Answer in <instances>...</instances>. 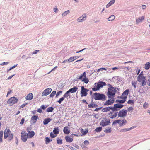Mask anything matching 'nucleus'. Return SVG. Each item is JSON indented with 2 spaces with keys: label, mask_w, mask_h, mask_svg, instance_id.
I'll return each instance as SVG.
<instances>
[{
  "label": "nucleus",
  "mask_w": 150,
  "mask_h": 150,
  "mask_svg": "<svg viewBox=\"0 0 150 150\" xmlns=\"http://www.w3.org/2000/svg\"><path fill=\"white\" fill-rule=\"evenodd\" d=\"M51 120L52 119L50 118L45 119L43 121L44 124L46 125L49 122H50Z\"/></svg>",
  "instance_id": "obj_26"
},
{
  "label": "nucleus",
  "mask_w": 150,
  "mask_h": 150,
  "mask_svg": "<svg viewBox=\"0 0 150 150\" xmlns=\"http://www.w3.org/2000/svg\"><path fill=\"white\" fill-rule=\"evenodd\" d=\"M17 65V64H16V65H14V66L10 68L9 69H8V71H9L15 68L16 67Z\"/></svg>",
  "instance_id": "obj_53"
},
{
  "label": "nucleus",
  "mask_w": 150,
  "mask_h": 150,
  "mask_svg": "<svg viewBox=\"0 0 150 150\" xmlns=\"http://www.w3.org/2000/svg\"><path fill=\"white\" fill-rule=\"evenodd\" d=\"M114 102V100L113 99H111L109 100L106 101L104 103V105H112L113 103Z\"/></svg>",
  "instance_id": "obj_16"
},
{
  "label": "nucleus",
  "mask_w": 150,
  "mask_h": 150,
  "mask_svg": "<svg viewBox=\"0 0 150 150\" xmlns=\"http://www.w3.org/2000/svg\"><path fill=\"white\" fill-rule=\"evenodd\" d=\"M115 0H111L106 5V7L108 8L110 7L111 5L113 4L115 2Z\"/></svg>",
  "instance_id": "obj_28"
},
{
  "label": "nucleus",
  "mask_w": 150,
  "mask_h": 150,
  "mask_svg": "<svg viewBox=\"0 0 150 150\" xmlns=\"http://www.w3.org/2000/svg\"><path fill=\"white\" fill-rule=\"evenodd\" d=\"M134 127H132L130 128H129L128 129H124L122 130V131L124 132H126L127 131H129L131 130V129H133V128H134Z\"/></svg>",
  "instance_id": "obj_42"
},
{
  "label": "nucleus",
  "mask_w": 150,
  "mask_h": 150,
  "mask_svg": "<svg viewBox=\"0 0 150 150\" xmlns=\"http://www.w3.org/2000/svg\"><path fill=\"white\" fill-rule=\"evenodd\" d=\"M133 110V108L132 107H129L127 109V111H132Z\"/></svg>",
  "instance_id": "obj_55"
},
{
  "label": "nucleus",
  "mask_w": 150,
  "mask_h": 150,
  "mask_svg": "<svg viewBox=\"0 0 150 150\" xmlns=\"http://www.w3.org/2000/svg\"><path fill=\"white\" fill-rule=\"evenodd\" d=\"M31 113L33 115H35L36 113V111L35 110H34L31 112Z\"/></svg>",
  "instance_id": "obj_62"
},
{
  "label": "nucleus",
  "mask_w": 150,
  "mask_h": 150,
  "mask_svg": "<svg viewBox=\"0 0 150 150\" xmlns=\"http://www.w3.org/2000/svg\"><path fill=\"white\" fill-rule=\"evenodd\" d=\"M37 111L38 112L41 113L42 112V109L40 108H39L38 109Z\"/></svg>",
  "instance_id": "obj_57"
},
{
  "label": "nucleus",
  "mask_w": 150,
  "mask_h": 150,
  "mask_svg": "<svg viewBox=\"0 0 150 150\" xmlns=\"http://www.w3.org/2000/svg\"><path fill=\"white\" fill-rule=\"evenodd\" d=\"M39 51V50H35L33 53V54H36Z\"/></svg>",
  "instance_id": "obj_56"
},
{
  "label": "nucleus",
  "mask_w": 150,
  "mask_h": 150,
  "mask_svg": "<svg viewBox=\"0 0 150 150\" xmlns=\"http://www.w3.org/2000/svg\"><path fill=\"white\" fill-rule=\"evenodd\" d=\"M4 139L8 138V140L10 141L13 138V134L11 133L10 129L6 128L4 131Z\"/></svg>",
  "instance_id": "obj_4"
},
{
  "label": "nucleus",
  "mask_w": 150,
  "mask_h": 150,
  "mask_svg": "<svg viewBox=\"0 0 150 150\" xmlns=\"http://www.w3.org/2000/svg\"><path fill=\"white\" fill-rule=\"evenodd\" d=\"M27 135H28V138H31L33 137L35 135L34 132L33 131L29 132L28 133Z\"/></svg>",
  "instance_id": "obj_22"
},
{
  "label": "nucleus",
  "mask_w": 150,
  "mask_h": 150,
  "mask_svg": "<svg viewBox=\"0 0 150 150\" xmlns=\"http://www.w3.org/2000/svg\"><path fill=\"white\" fill-rule=\"evenodd\" d=\"M63 131L66 134H68L70 133V131L68 130V127H65L64 128Z\"/></svg>",
  "instance_id": "obj_27"
},
{
  "label": "nucleus",
  "mask_w": 150,
  "mask_h": 150,
  "mask_svg": "<svg viewBox=\"0 0 150 150\" xmlns=\"http://www.w3.org/2000/svg\"><path fill=\"white\" fill-rule=\"evenodd\" d=\"M127 111L125 109H122L118 113V116L120 117H124L127 115Z\"/></svg>",
  "instance_id": "obj_9"
},
{
  "label": "nucleus",
  "mask_w": 150,
  "mask_h": 150,
  "mask_svg": "<svg viewBox=\"0 0 150 150\" xmlns=\"http://www.w3.org/2000/svg\"><path fill=\"white\" fill-rule=\"evenodd\" d=\"M84 144L85 145H88L89 144V142L87 140H85L84 142Z\"/></svg>",
  "instance_id": "obj_51"
},
{
  "label": "nucleus",
  "mask_w": 150,
  "mask_h": 150,
  "mask_svg": "<svg viewBox=\"0 0 150 150\" xmlns=\"http://www.w3.org/2000/svg\"><path fill=\"white\" fill-rule=\"evenodd\" d=\"M24 119L23 118H22L21 120V122H20V124L22 125L24 123Z\"/></svg>",
  "instance_id": "obj_54"
},
{
  "label": "nucleus",
  "mask_w": 150,
  "mask_h": 150,
  "mask_svg": "<svg viewBox=\"0 0 150 150\" xmlns=\"http://www.w3.org/2000/svg\"><path fill=\"white\" fill-rule=\"evenodd\" d=\"M38 119V116L37 115H33L31 118V121L34 123H35Z\"/></svg>",
  "instance_id": "obj_17"
},
{
  "label": "nucleus",
  "mask_w": 150,
  "mask_h": 150,
  "mask_svg": "<svg viewBox=\"0 0 150 150\" xmlns=\"http://www.w3.org/2000/svg\"><path fill=\"white\" fill-rule=\"evenodd\" d=\"M137 74V75H138L140 72V70L139 69H138L136 70Z\"/></svg>",
  "instance_id": "obj_61"
},
{
  "label": "nucleus",
  "mask_w": 150,
  "mask_h": 150,
  "mask_svg": "<svg viewBox=\"0 0 150 150\" xmlns=\"http://www.w3.org/2000/svg\"><path fill=\"white\" fill-rule=\"evenodd\" d=\"M113 108V107H106L103 108L102 110V111L103 112H107L109 111L110 110H112Z\"/></svg>",
  "instance_id": "obj_20"
},
{
  "label": "nucleus",
  "mask_w": 150,
  "mask_h": 150,
  "mask_svg": "<svg viewBox=\"0 0 150 150\" xmlns=\"http://www.w3.org/2000/svg\"><path fill=\"white\" fill-rule=\"evenodd\" d=\"M115 17L113 15L110 16L109 18H108V20L109 21H112L115 19Z\"/></svg>",
  "instance_id": "obj_34"
},
{
  "label": "nucleus",
  "mask_w": 150,
  "mask_h": 150,
  "mask_svg": "<svg viewBox=\"0 0 150 150\" xmlns=\"http://www.w3.org/2000/svg\"><path fill=\"white\" fill-rule=\"evenodd\" d=\"M9 63V62H4L2 63L1 65H7L8 63Z\"/></svg>",
  "instance_id": "obj_52"
},
{
  "label": "nucleus",
  "mask_w": 150,
  "mask_h": 150,
  "mask_svg": "<svg viewBox=\"0 0 150 150\" xmlns=\"http://www.w3.org/2000/svg\"><path fill=\"white\" fill-rule=\"evenodd\" d=\"M70 92L69 91H68L66 92L65 93V94L63 95V96L64 97V98H68V97L70 96Z\"/></svg>",
  "instance_id": "obj_32"
},
{
  "label": "nucleus",
  "mask_w": 150,
  "mask_h": 150,
  "mask_svg": "<svg viewBox=\"0 0 150 150\" xmlns=\"http://www.w3.org/2000/svg\"><path fill=\"white\" fill-rule=\"evenodd\" d=\"M102 129V127H99L96 128L95 129V131H96L97 132H98L101 131Z\"/></svg>",
  "instance_id": "obj_35"
},
{
  "label": "nucleus",
  "mask_w": 150,
  "mask_h": 150,
  "mask_svg": "<svg viewBox=\"0 0 150 150\" xmlns=\"http://www.w3.org/2000/svg\"><path fill=\"white\" fill-rule=\"evenodd\" d=\"M106 83L103 81H100L95 83L92 88V91H95L99 90L100 88H102L103 86H106Z\"/></svg>",
  "instance_id": "obj_3"
},
{
  "label": "nucleus",
  "mask_w": 150,
  "mask_h": 150,
  "mask_svg": "<svg viewBox=\"0 0 150 150\" xmlns=\"http://www.w3.org/2000/svg\"><path fill=\"white\" fill-rule=\"evenodd\" d=\"M52 89L50 88H48L44 90L42 93V96H45L48 95L51 92Z\"/></svg>",
  "instance_id": "obj_14"
},
{
  "label": "nucleus",
  "mask_w": 150,
  "mask_h": 150,
  "mask_svg": "<svg viewBox=\"0 0 150 150\" xmlns=\"http://www.w3.org/2000/svg\"><path fill=\"white\" fill-rule=\"evenodd\" d=\"M40 108L41 109H43V110H45V109L46 107L45 106V105H42L40 107Z\"/></svg>",
  "instance_id": "obj_60"
},
{
  "label": "nucleus",
  "mask_w": 150,
  "mask_h": 150,
  "mask_svg": "<svg viewBox=\"0 0 150 150\" xmlns=\"http://www.w3.org/2000/svg\"><path fill=\"white\" fill-rule=\"evenodd\" d=\"M150 67V63L148 62L145 64L144 68L146 70L148 69Z\"/></svg>",
  "instance_id": "obj_31"
},
{
  "label": "nucleus",
  "mask_w": 150,
  "mask_h": 150,
  "mask_svg": "<svg viewBox=\"0 0 150 150\" xmlns=\"http://www.w3.org/2000/svg\"><path fill=\"white\" fill-rule=\"evenodd\" d=\"M129 93V90L128 89H127L125 90L122 94V98L126 99L127 96L128 95Z\"/></svg>",
  "instance_id": "obj_18"
},
{
  "label": "nucleus",
  "mask_w": 150,
  "mask_h": 150,
  "mask_svg": "<svg viewBox=\"0 0 150 150\" xmlns=\"http://www.w3.org/2000/svg\"><path fill=\"white\" fill-rule=\"evenodd\" d=\"M57 141L58 144H62V140L61 138L59 139L58 138H57Z\"/></svg>",
  "instance_id": "obj_37"
},
{
  "label": "nucleus",
  "mask_w": 150,
  "mask_h": 150,
  "mask_svg": "<svg viewBox=\"0 0 150 150\" xmlns=\"http://www.w3.org/2000/svg\"><path fill=\"white\" fill-rule=\"evenodd\" d=\"M109 119L105 117L103 120L100 122V124L103 127L105 126L109 125L110 123Z\"/></svg>",
  "instance_id": "obj_10"
},
{
  "label": "nucleus",
  "mask_w": 150,
  "mask_h": 150,
  "mask_svg": "<svg viewBox=\"0 0 150 150\" xmlns=\"http://www.w3.org/2000/svg\"><path fill=\"white\" fill-rule=\"evenodd\" d=\"M124 106V105L121 104H116L114 105L112 111L108 113V115L111 119L116 117L117 115V113L116 111H118Z\"/></svg>",
  "instance_id": "obj_1"
},
{
  "label": "nucleus",
  "mask_w": 150,
  "mask_h": 150,
  "mask_svg": "<svg viewBox=\"0 0 150 150\" xmlns=\"http://www.w3.org/2000/svg\"><path fill=\"white\" fill-rule=\"evenodd\" d=\"M142 76H143V71L141 72L139 75L138 76L137 78H138L139 79V80L140 78H141V77H142Z\"/></svg>",
  "instance_id": "obj_48"
},
{
  "label": "nucleus",
  "mask_w": 150,
  "mask_h": 150,
  "mask_svg": "<svg viewBox=\"0 0 150 150\" xmlns=\"http://www.w3.org/2000/svg\"><path fill=\"white\" fill-rule=\"evenodd\" d=\"M33 98V94L30 93L28 94L25 97V99L28 100H30L32 99Z\"/></svg>",
  "instance_id": "obj_21"
},
{
  "label": "nucleus",
  "mask_w": 150,
  "mask_h": 150,
  "mask_svg": "<svg viewBox=\"0 0 150 150\" xmlns=\"http://www.w3.org/2000/svg\"><path fill=\"white\" fill-rule=\"evenodd\" d=\"M123 99L122 100H117L116 101V102L117 103H123L125 101L126 98H122Z\"/></svg>",
  "instance_id": "obj_30"
},
{
  "label": "nucleus",
  "mask_w": 150,
  "mask_h": 150,
  "mask_svg": "<svg viewBox=\"0 0 150 150\" xmlns=\"http://www.w3.org/2000/svg\"><path fill=\"white\" fill-rule=\"evenodd\" d=\"M65 98L64 97V96L60 98L59 100L58 101V102L60 104L61 103V102L63 101L64 100Z\"/></svg>",
  "instance_id": "obj_45"
},
{
  "label": "nucleus",
  "mask_w": 150,
  "mask_h": 150,
  "mask_svg": "<svg viewBox=\"0 0 150 150\" xmlns=\"http://www.w3.org/2000/svg\"><path fill=\"white\" fill-rule=\"evenodd\" d=\"M54 109V108L52 107H49L47 109L46 112H52Z\"/></svg>",
  "instance_id": "obj_33"
},
{
  "label": "nucleus",
  "mask_w": 150,
  "mask_h": 150,
  "mask_svg": "<svg viewBox=\"0 0 150 150\" xmlns=\"http://www.w3.org/2000/svg\"><path fill=\"white\" fill-rule=\"evenodd\" d=\"M89 90L85 88L83 86L81 87V97L86 96L88 93L87 92Z\"/></svg>",
  "instance_id": "obj_11"
},
{
  "label": "nucleus",
  "mask_w": 150,
  "mask_h": 150,
  "mask_svg": "<svg viewBox=\"0 0 150 150\" xmlns=\"http://www.w3.org/2000/svg\"><path fill=\"white\" fill-rule=\"evenodd\" d=\"M96 105L94 103H91L88 105V107L89 108H95L96 107Z\"/></svg>",
  "instance_id": "obj_43"
},
{
  "label": "nucleus",
  "mask_w": 150,
  "mask_h": 150,
  "mask_svg": "<svg viewBox=\"0 0 150 150\" xmlns=\"http://www.w3.org/2000/svg\"><path fill=\"white\" fill-rule=\"evenodd\" d=\"M28 135L25 131H22L21 133V138L23 142H25L27 139Z\"/></svg>",
  "instance_id": "obj_12"
},
{
  "label": "nucleus",
  "mask_w": 150,
  "mask_h": 150,
  "mask_svg": "<svg viewBox=\"0 0 150 150\" xmlns=\"http://www.w3.org/2000/svg\"><path fill=\"white\" fill-rule=\"evenodd\" d=\"M78 88L76 86H74L73 88H70L69 91L71 93H74L76 92Z\"/></svg>",
  "instance_id": "obj_19"
},
{
  "label": "nucleus",
  "mask_w": 150,
  "mask_h": 150,
  "mask_svg": "<svg viewBox=\"0 0 150 150\" xmlns=\"http://www.w3.org/2000/svg\"><path fill=\"white\" fill-rule=\"evenodd\" d=\"M27 103L22 104V105H21V106H20V107L19 108V109H21L22 108H23L26 105H27Z\"/></svg>",
  "instance_id": "obj_50"
},
{
  "label": "nucleus",
  "mask_w": 150,
  "mask_h": 150,
  "mask_svg": "<svg viewBox=\"0 0 150 150\" xmlns=\"http://www.w3.org/2000/svg\"><path fill=\"white\" fill-rule=\"evenodd\" d=\"M133 103V100H129L127 102V103L128 104H132Z\"/></svg>",
  "instance_id": "obj_58"
},
{
  "label": "nucleus",
  "mask_w": 150,
  "mask_h": 150,
  "mask_svg": "<svg viewBox=\"0 0 150 150\" xmlns=\"http://www.w3.org/2000/svg\"><path fill=\"white\" fill-rule=\"evenodd\" d=\"M94 99L96 100H104L105 99V96L103 94L95 93L94 94Z\"/></svg>",
  "instance_id": "obj_5"
},
{
  "label": "nucleus",
  "mask_w": 150,
  "mask_h": 150,
  "mask_svg": "<svg viewBox=\"0 0 150 150\" xmlns=\"http://www.w3.org/2000/svg\"><path fill=\"white\" fill-rule=\"evenodd\" d=\"M70 149H71V150H77L76 149L72 146L70 147Z\"/></svg>",
  "instance_id": "obj_64"
},
{
  "label": "nucleus",
  "mask_w": 150,
  "mask_h": 150,
  "mask_svg": "<svg viewBox=\"0 0 150 150\" xmlns=\"http://www.w3.org/2000/svg\"><path fill=\"white\" fill-rule=\"evenodd\" d=\"M50 137L52 138H54L56 137V135H54L52 132H51L50 134Z\"/></svg>",
  "instance_id": "obj_46"
},
{
  "label": "nucleus",
  "mask_w": 150,
  "mask_h": 150,
  "mask_svg": "<svg viewBox=\"0 0 150 150\" xmlns=\"http://www.w3.org/2000/svg\"><path fill=\"white\" fill-rule=\"evenodd\" d=\"M11 92V90H10L9 91H8L7 92V95L6 96L7 97H8V95L10 94Z\"/></svg>",
  "instance_id": "obj_63"
},
{
  "label": "nucleus",
  "mask_w": 150,
  "mask_h": 150,
  "mask_svg": "<svg viewBox=\"0 0 150 150\" xmlns=\"http://www.w3.org/2000/svg\"><path fill=\"white\" fill-rule=\"evenodd\" d=\"M109 88L107 93V95L108 97L112 98L114 97L116 92L117 90L114 87H112L110 84H108Z\"/></svg>",
  "instance_id": "obj_2"
},
{
  "label": "nucleus",
  "mask_w": 150,
  "mask_h": 150,
  "mask_svg": "<svg viewBox=\"0 0 150 150\" xmlns=\"http://www.w3.org/2000/svg\"><path fill=\"white\" fill-rule=\"evenodd\" d=\"M79 57L78 56H73L70 57L69 59H67V61L69 62H70L73 61L75 60L77 58Z\"/></svg>",
  "instance_id": "obj_24"
},
{
  "label": "nucleus",
  "mask_w": 150,
  "mask_h": 150,
  "mask_svg": "<svg viewBox=\"0 0 150 150\" xmlns=\"http://www.w3.org/2000/svg\"><path fill=\"white\" fill-rule=\"evenodd\" d=\"M147 83L149 86H150V74L148 77Z\"/></svg>",
  "instance_id": "obj_44"
},
{
  "label": "nucleus",
  "mask_w": 150,
  "mask_h": 150,
  "mask_svg": "<svg viewBox=\"0 0 150 150\" xmlns=\"http://www.w3.org/2000/svg\"><path fill=\"white\" fill-rule=\"evenodd\" d=\"M62 91H59L56 94V97H57L60 94H62Z\"/></svg>",
  "instance_id": "obj_49"
},
{
  "label": "nucleus",
  "mask_w": 150,
  "mask_h": 150,
  "mask_svg": "<svg viewBox=\"0 0 150 150\" xmlns=\"http://www.w3.org/2000/svg\"><path fill=\"white\" fill-rule=\"evenodd\" d=\"M86 18V14L85 13L83 14L81 16L79 17L77 19V21L78 22H81L85 20Z\"/></svg>",
  "instance_id": "obj_15"
},
{
  "label": "nucleus",
  "mask_w": 150,
  "mask_h": 150,
  "mask_svg": "<svg viewBox=\"0 0 150 150\" xmlns=\"http://www.w3.org/2000/svg\"><path fill=\"white\" fill-rule=\"evenodd\" d=\"M56 93V91H53L52 93L50 95V97H53L55 95Z\"/></svg>",
  "instance_id": "obj_41"
},
{
  "label": "nucleus",
  "mask_w": 150,
  "mask_h": 150,
  "mask_svg": "<svg viewBox=\"0 0 150 150\" xmlns=\"http://www.w3.org/2000/svg\"><path fill=\"white\" fill-rule=\"evenodd\" d=\"M57 66H56L53 69H52V70L50 72H49L48 74H49L50 73V72H51L52 71H54V69H56L57 68Z\"/></svg>",
  "instance_id": "obj_59"
},
{
  "label": "nucleus",
  "mask_w": 150,
  "mask_h": 150,
  "mask_svg": "<svg viewBox=\"0 0 150 150\" xmlns=\"http://www.w3.org/2000/svg\"><path fill=\"white\" fill-rule=\"evenodd\" d=\"M78 79L79 80H82L81 81L83 82H84L86 84H87L89 81V80L86 76V73L85 72L83 73Z\"/></svg>",
  "instance_id": "obj_7"
},
{
  "label": "nucleus",
  "mask_w": 150,
  "mask_h": 150,
  "mask_svg": "<svg viewBox=\"0 0 150 150\" xmlns=\"http://www.w3.org/2000/svg\"><path fill=\"white\" fill-rule=\"evenodd\" d=\"M127 123V121L125 119H124L122 120H114L112 124L115 125L117 124H119L120 126H122L125 125Z\"/></svg>",
  "instance_id": "obj_8"
},
{
  "label": "nucleus",
  "mask_w": 150,
  "mask_h": 150,
  "mask_svg": "<svg viewBox=\"0 0 150 150\" xmlns=\"http://www.w3.org/2000/svg\"><path fill=\"white\" fill-rule=\"evenodd\" d=\"M148 106V104L146 102H145L143 104V107L144 108H146Z\"/></svg>",
  "instance_id": "obj_47"
},
{
  "label": "nucleus",
  "mask_w": 150,
  "mask_h": 150,
  "mask_svg": "<svg viewBox=\"0 0 150 150\" xmlns=\"http://www.w3.org/2000/svg\"><path fill=\"white\" fill-rule=\"evenodd\" d=\"M70 13V11L69 10H68L67 11H66L64 12L62 15V17H64L67 15V14L69 13Z\"/></svg>",
  "instance_id": "obj_38"
},
{
  "label": "nucleus",
  "mask_w": 150,
  "mask_h": 150,
  "mask_svg": "<svg viewBox=\"0 0 150 150\" xmlns=\"http://www.w3.org/2000/svg\"><path fill=\"white\" fill-rule=\"evenodd\" d=\"M18 101V98L15 97H11L7 101V103L10 106H12L13 104L16 103Z\"/></svg>",
  "instance_id": "obj_6"
},
{
  "label": "nucleus",
  "mask_w": 150,
  "mask_h": 150,
  "mask_svg": "<svg viewBox=\"0 0 150 150\" xmlns=\"http://www.w3.org/2000/svg\"><path fill=\"white\" fill-rule=\"evenodd\" d=\"M59 127H55L53 130V132L54 134L56 135L59 134Z\"/></svg>",
  "instance_id": "obj_25"
},
{
  "label": "nucleus",
  "mask_w": 150,
  "mask_h": 150,
  "mask_svg": "<svg viewBox=\"0 0 150 150\" xmlns=\"http://www.w3.org/2000/svg\"><path fill=\"white\" fill-rule=\"evenodd\" d=\"M137 81L139 82L142 83V86H144L146 84V79L145 76H142L139 79L138 78H137Z\"/></svg>",
  "instance_id": "obj_13"
},
{
  "label": "nucleus",
  "mask_w": 150,
  "mask_h": 150,
  "mask_svg": "<svg viewBox=\"0 0 150 150\" xmlns=\"http://www.w3.org/2000/svg\"><path fill=\"white\" fill-rule=\"evenodd\" d=\"M144 19V16H142L141 17H140L136 19V22L137 23H139L142 21Z\"/></svg>",
  "instance_id": "obj_29"
},
{
  "label": "nucleus",
  "mask_w": 150,
  "mask_h": 150,
  "mask_svg": "<svg viewBox=\"0 0 150 150\" xmlns=\"http://www.w3.org/2000/svg\"><path fill=\"white\" fill-rule=\"evenodd\" d=\"M137 83V81H133L131 83L132 86L134 87V89H135L136 87V84Z\"/></svg>",
  "instance_id": "obj_36"
},
{
  "label": "nucleus",
  "mask_w": 150,
  "mask_h": 150,
  "mask_svg": "<svg viewBox=\"0 0 150 150\" xmlns=\"http://www.w3.org/2000/svg\"><path fill=\"white\" fill-rule=\"evenodd\" d=\"M105 132L107 133H110L111 132V128H107L105 130Z\"/></svg>",
  "instance_id": "obj_39"
},
{
  "label": "nucleus",
  "mask_w": 150,
  "mask_h": 150,
  "mask_svg": "<svg viewBox=\"0 0 150 150\" xmlns=\"http://www.w3.org/2000/svg\"><path fill=\"white\" fill-rule=\"evenodd\" d=\"M52 141V140H50V138L48 137H46L45 138V141L46 144Z\"/></svg>",
  "instance_id": "obj_40"
},
{
  "label": "nucleus",
  "mask_w": 150,
  "mask_h": 150,
  "mask_svg": "<svg viewBox=\"0 0 150 150\" xmlns=\"http://www.w3.org/2000/svg\"><path fill=\"white\" fill-rule=\"evenodd\" d=\"M65 139L67 142H71L73 141V138H71L69 136H67L65 137Z\"/></svg>",
  "instance_id": "obj_23"
}]
</instances>
